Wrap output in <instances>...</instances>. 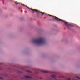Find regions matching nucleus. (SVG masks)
I'll list each match as a JSON object with an SVG mask.
<instances>
[{"label": "nucleus", "instance_id": "obj_1", "mask_svg": "<svg viewBox=\"0 0 80 80\" xmlns=\"http://www.w3.org/2000/svg\"><path fill=\"white\" fill-rule=\"evenodd\" d=\"M32 42L37 45H44L46 43V41L43 38H40L33 39L32 41Z\"/></svg>", "mask_w": 80, "mask_h": 80}, {"label": "nucleus", "instance_id": "obj_2", "mask_svg": "<svg viewBox=\"0 0 80 80\" xmlns=\"http://www.w3.org/2000/svg\"><path fill=\"white\" fill-rule=\"evenodd\" d=\"M48 16H50V17H52L53 18H54V19L55 20H57L58 21H61V22H64L65 25L67 27H70V24H69L68 23L66 22H65V21L63 20H62L61 19H59V18H58L55 17L54 16H53V15H50L49 14H48Z\"/></svg>", "mask_w": 80, "mask_h": 80}, {"label": "nucleus", "instance_id": "obj_3", "mask_svg": "<svg viewBox=\"0 0 80 80\" xmlns=\"http://www.w3.org/2000/svg\"><path fill=\"white\" fill-rule=\"evenodd\" d=\"M26 7L27 8H28V9H29V10H32V11L33 12H36V13H40L42 14L41 15L42 16L43 15H44V14H45V13H43V12H40V11H39L38 10H37L36 9H30V8H29V7H28V6H26Z\"/></svg>", "mask_w": 80, "mask_h": 80}, {"label": "nucleus", "instance_id": "obj_4", "mask_svg": "<svg viewBox=\"0 0 80 80\" xmlns=\"http://www.w3.org/2000/svg\"><path fill=\"white\" fill-rule=\"evenodd\" d=\"M25 77L26 79H27V80H28V79H30V78H32V77H31L27 76H25Z\"/></svg>", "mask_w": 80, "mask_h": 80}, {"label": "nucleus", "instance_id": "obj_5", "mask_svg": "<svg viewBox=\"0 0 80 80\" xmlns=\"http://www.w3.org/2000/svg\"><path fill=\"white\" fill-rule=\"evenodd\" d=\"M42 72H43V73H48V71H42Z\"/></svg>", "mask_w": 80, "mask_h": 80}, {"label": "nucleus", "instance_id": "obj_6", "mask_svg": "<svg viewBox=\"0 0 80 80\" xmlns=\"http://www.w3.org/2000/svg\"><path fill=\"white\" fill-rule=\"evenodd\" d=\"M52 77V78H55V77H56V76H55V75H51Z\"/></svg>", "mask_w": 80, "mask_h": 80}, {"label": "nucleus", "instance_id": "obj_7", "mask_svg": "<svg viewBox=\"0 0 80 80\" xmlns=\"http://www.w3.org/2000/svg\"><path fill=\"white\" fill-rule=\"evenodd\" d=\"M15 3L16 5H18V2H16Z\"/></svg>", "mask_w": 80, "mask_h": 80}, {"label": "nucleus", "instance_id": "obj_8", "mask_svg": "<svg viewBox=\"0 0 80 80\" xmlns=\"http://www.w3.org/2000/svg\"><path fill=\"white\" fill-rule=\"evenodd\" d=\"M27 72H29V73H31V71H28V70L27 71Z\"/></svg>", "mask_w": 80, "mask_h": 80}, {"label": "nucleus", "instance_id": "obj_9", "mask_svg": "<svg viewBox=\"0 0 80 80\" xmlns=\"http://www.w3.org/2000/svg\"><path fill=\"white\" fill-rule=\"evenodd\" d=\"M67 80H70V78L68 79Z\"/></svg>", "mask_w": 80, "mask_h": 80}, {"label": "nucleus", "instance_id": "obj_10", "mask_svg": "<svg viewBox=\"0 0 80 80\" xmlns=\"http://www.w3.org/2000/svg\"><path fill=\"white\" fill-rule=\"evenodd\" d=\"M0 79H2V78L1 77H0Z\"/></svg>", "mask_w": 80, "mask_h": 80}, {"label": "nucleus", "instance_id": "obj_11", "mask_svg": "<svg viewBox=\"0 0 80 80\" xmlns=\"http://www.w3.org/2000/svg\"><path fill=\"white\" fill-rule=\"evenodd\" d=\"M78 79H80V78L78 77Z\"/></svg>", "mask_w": 80, "mask_h": 80}, {"label": "nucleus", "instance_id": "obj_12", "mask_svg": "<svg viewBox=\"0 0 80 80\" xmlns=\"http://www.w3.org/2000/svg\"><path fill=\"white\" fill-rule=\"evenodd\" d=\"M36 73H38V72H36Z\"/></svg>", "mask_w": 80, "mask_h": 80}, {"label": "nucleus", "instance_id": "obj_13", "mask_svg": "<svg viewBox=\"0 0 80 80\" xmlns=\"http://www.w3.org/2000/svg\"><path fill=\"white\" fill-rule=\"evenodd\" d=\"M23 5V6H25V5Z\"/></svg>", "mask_w": 80, "mask_h": 80}, {"label": "nucleus", "instance_id": "obj_14", "mask_svg": "<svg viewBox=\"0 0 80 80\" xmlns=\"http://www.w3.org/2000/svg\"><path fill=\"white\" fill-rule=\"evenodd\" d=\"M40 79H42V78H40Z\"/></svg>", "mask_w": 80, "mask_h": 80}]
</instances>
